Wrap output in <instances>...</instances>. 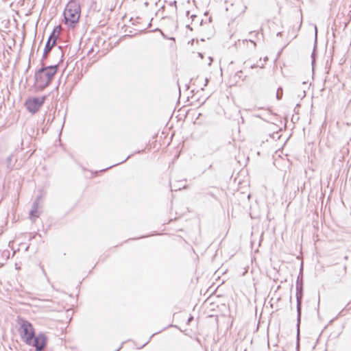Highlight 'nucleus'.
<instances>
[{"instance_id":"nucleus-1","label":"nucleus","mask_w":351,"mask_h":351,"mask_svg":"<svg viewBox=\"0 0 351 351\" xmlns=\"http://www.w3.org/2000/svg\"><path fill=\"white\" fill-rule=\"evenodd\" d=\"M81 15L80 3L74 0L70 1L64 11L65 23L69 27H74L79 21Z\"/></svg>"},{"instance_id":"nucleus-2","label":"nucleus","mask_w":351,"mask_h":351,"mask_svg":"<svg viewBox=\"0 0 351 351\" xmlns=\"http://www.w3.org/2000/svg\"><path fill=\"white\" fill-rule=\"evenodd\" d=\"M56 72V66H47L38 71L35 75L38 86L41 88L47 86Z\"/></svg>"},{"instance_id":"nucleus-3","label":"nucleus","mask_w":351,"mask_h":351,"mask_svg":"<svg viewBox=\"0 0 351 351\" xmlns=\"http://www.w3.org/2000/svg\"><path fill=\"white\" fill-rule=\"evenodd\" d=\"M19 333L21 339L27 343L31 344L34 337V330L32 325L27 322L22 320L20 323Z\"/></svg>"},{"instance_id":"nucleus-4","label":"nucleus","mask_w":351,"mask_h":351,"mask_svg":"<svg viewBox=\"0 0 351 351\" xmlns=\"http://www.w3.org/2000/svg\"><path fill=\"white\" fill-rule=\"evenodd\" d=\"M45 97H31L25 101V106L27 110L32 113L36 112L43 106Z\"/></svg>"},{"instance_id":"nucleus-5","label":"nucleus","mask_w":351,"mask_h":351,"mask_svg":"<svg viewBox=\"0 0 351 351\" xmlns=\"http://www.w3.org/2000/svg\"><path fill=\"white\" fill-rule=\"evenodd\" d=\"M60 32V27L58 26L56 27L46 43L45 50H44V56H47V54L51 51V48L56 44V39L58 37Z\"/></svg>"},{"instance_id":"nucleus-6","label":"nucleus","mask_w":351,"mask_h":351,"mask_svg":"<svg viewBox=\"0 0 351 351\" xmlns=\"http://www.w3.org/2000/svg\"><path fill=\"white\" fill-rule=\"evenodd\" d=\"M45 337L43 335H39L33 337V341L30 346L36 348L37 350L41 351L45 346Z\"/></svg>"},{"instance_id":"nucleus-7","label":"nucleus","mask_w":351,"mask_h":351,"mask_svg":"<svg viewBox=\"0 0 351 351\" xmlns=\"http://www.w3.org/2000/svg\"><path fill=\"white\" fill-rule=\"evenodd\" d=\"M39 206L38 202H35L33 204L32 209L30 211L29 213V217L31 220L34 221L37 217L39 216Z\"/></svg>"},{"instance_id":"nucleus-8","label":"nucleus","mask_w":351,"mask_h":351,"mask_svg":"<svg viewBox=\"0 0 351 351\" xmlns=\"http://www.w3.org/2000/svg\"><path fill=\"white\" fill-rule=\"evenodd\" d=\"M297 300H298V311L300 312V297L299 295L297 296Z\"/></svg>"},{"instance_id":"nucleus-9","label":"nucleus","mask_w":351,"mask_h":351,"mask_svg":"<svg viewBox=\"0 0 351 351\" xmlns=\"http://www.w3.org/2000/svg\"><path fill=\"white\" fill-rule=\"evenodd\" d=\"M213 62V58L211 57H208V64L210 66Z\"/></svg>"},{"instance_id":"nucleus-10","label":"nucleus","mask_w":351,"mask_h":351,"mask_svg":"<svg viewBox=\"0 0 351 351\" xmlns=\"http://www.w3.org/2000/svg\"><path fill=\"white\" fill-rule=\"evenodd\" d=\"M205 83L204 84V86H206L207 85V83H208V80L207 79H205Z\"/></svg>"},{"instance_id":"nucleus-11","label":"nucleus","mask_w":351,"mask_h":351,"mask_svg":"<svg viewBox=\"0 0 351 351\" xmlns=\"http://www.w3.org/2000/svg\"><path fill=\"white\" fill-rule=\"evenodd\" d=\"M199 56L201 58H203V55H202V53H199Z\"/></svg>"},{"instance_id":"nucleus-12","label":"nucleus","mask_w":351,"mask_h":351,"mask_svg":"<svg viewBox=\"0 0 351 351\" xmlns=\"http://www.w3.org/2000/svg\"><path fill=\"white\" fill-rule=\"evenodd\" d=\"M304 95H305V91L304 90L302 97H304Z\"/></svg>"},{"instance_id":"nucleus-13","label":"nucleus","mask_w":351,"mask_h":351,"mask_svg":"<svg viewBox=\"0 0 351 351\" xmlns=\"http://www.w3.org/2000/svg\"><path fill=\"white\" fill-rule=\"evenodd\" d=\"M315 35H317V27L316 26L315 27Z\"/></svg>"},{"instance_id":"nucleus-14","label":"nucleus","mask_w":351,"mask_h":351,"mask_svg":"<svg viewBox=\"0 0 351 351\" xmlns=\"http://www.w3.org/2000/svg\"><path fill=\"white\" fill-rule=\"evenodd\" d=\"M250 42L253 43L254 45L256 46V43H254L253 41L250 40Z\"/></svg>"}]
</instances>
